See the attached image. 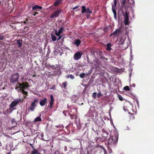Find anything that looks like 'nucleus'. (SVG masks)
<instances>
[{"mask_svg":"<svg viewBox=\"0 0 154 154\" xmlns=\"http://www.w3.org/2000/svg\"><path fill=\"white\" fill-rule=\"evenodd\" d=\"M17 84L19 85V86L16 87L15 88V89L18 92H21L22 89H26L29 87V83L27 82H23L22 83L17 82Z\"/></svg>","mask_w":154,"mask_h":154,"instance_id":"1","label":"nucleus"},{"mask_svg":"<svg viewBox=\"0 0 154 154\" xmlns=\"http://www.w3.org/2000/svg\"><path fill=\"white\" fill-rule=\"evenodd\" d=\"M19 74L17 72L13 74L11 77L10 78V82L12 84H14L16 82L18 81L19 78Z\"/></svg>","mask_w":154,"mask_h":154,"instance_id":"2","label":"nucleus"},{"mask_svg":"<svg viewBox=\"0 0 154 154\" xmlns=\"http://www.w3.org/2000/svg\"><path fill=\"white\" fill-rule=\"evenodd\" d=\"M38 100L37 99H35L34 101L31 103L30 107L28 108L29 111H33L38 104Z\"/></svg>","mask_w":154,"mask_h":154,"instance_id":"3","label":"nucleus"},{"mask_svg":"<svg viewBox=\"0 0 154 154\" xmlns=\"http://www.w3.org/2000/svg\"><path fill=\"white\" fill-rule=\"evenodd\" d=\"M21 101V99H17L13 101L10 104V109H11L15 107Z\"/></svg>","mask_w":154,"mask_h":154,"instance_id":"4","label":"nucleus"},{"mask_svg":"<svg viewBox=\"0 0 154 154\" xmlns=\"http://www.w3.org/2000/svg\"><path fill=\"white\" fill-rule=\"evenodd\" d=\"M82 8L81 13L82 14L86 13L87 14L89 13L91 14L92 13V11L89 8H86L85 6H82Z\"/></svg>","mask_w":154,"mask_h":154,"instance_id":"5","label":"nucleus"},{"mask_svg":"<svg viewBox=\"0 0 154 154\" xmlns=\"http://www.w3.org/2000/svg\"><path fill=\"white\" fill-rule=\"evenodd\" d=\"M82 55V52L78 51L74 54L73 59L75 60H78L81 58Z\"/></svg>","mask_w":154,"mask_h":154,"instance_id":"6","label":"nucleus"},{"mask_svg":"<svg viewBox=\"0 0 154 154\" xmlns=\"http://www.w3.org/2000/svg\"><path fill=\"white\" fill-rule=\"evenodd\" d=\"M101 134L102 137L103 138H104V140H106V137H107L108 135V132L106 131V130L104 128H103L101 130Z\"/></svg>","mask_w":154,"mask_h":154,"instance_id":"7","label":"nucleus"},{"mask_svg":"<svg viewBox=\"0 0 154 154\" xmlns=\"http://www.w3.org/2000/svg\"><path fill=\"white\" fill-rule=\"evenodd\" d=\"M61 10L60 9H57L50 16L51 18L57 17L61 13Z\"/></svg>","mask_w":154,"mask_h":154,"instance_id":"8","label":"nucleus"},{"mask_svg":"<svg viewBox=\"0 0 154 154\" xmlns=\"http://www.w3.org/2000/svg\"><path fill=\"white\" fill-rule=\"evenodd\" d=\"M122 33V28H119L116 29L115 31L112 33L111 36L114 35V36H118Z\"/></svg>","mask_w":154,"mask_h":154,"instance_id":"9","label":"nucleus"},{"mask_svg":"<svg viewBox=\"0 0 154 154\" xmlns=\"http://www.w3.org/2000/svg\"><path fill=\"white\" fill-rule=\"evenodd\" d=\"M47 100H48L46 97L41 100L39 102L40 105L42 106H44L47 103Z\"/></svg>","mask_w":154,"mask_h":154,"instance_id":"10","label":"nucleus"},{"mask_svg":"<svg viewBox=\"0 0 154 154\" xmlns=\"http://www.w3.org/2000/svg\"><path fill=\"white\" fill-rule=\"evenodd\" d=\"M129 17L127 12L125 13L124 20V23L125 25H128L129 24Z\"/></svg>","mask_w":154,"mask_h":154,"instance_id":"11","label":"nucleus"},{"mask_svg":"<svg viewBox=\"0 0 154 154\" xmlns=\"http://www.w3.org/2000/svg\"><path fill=\"white\" fill-rule=\"evenodd\" d=\"M42 6L36 5L32 7V10L34 11H37L42 10Z\"/></svg>","mask_w":154,"mask_h":154,"instance_id":"12","label":"nucleus"},{"mask_svg":"<svg viewBox=\"0 0 154 154\" xmlns=\"http://www.w3.org/2000/svg\"><path fill=\"white\" fill-rule=\"evenodd\" d=\"M114 5L112 6V11L114 14H116V8L117 5V1L116 0H114Z\"/></svg>","mask_w":154,"mask_h":154,"instance_id":"13","label":"nucleus"},{"mask_svg":"<svg viewBox=\"0 0 154 154\" xmlns=\"http://www.w3.org/2000/svg\"><path fill=\"white\" fill-rule=\"evenodd\" d=\"M50 98H51V100L49 102V108H51L53 104L54 103V97L53 95H50Z\"/></svg>","mask_w":154,"mask_h":154,"instance_id":"14","label":"nucleus"},{"mask_svg":"<svg viewBox=\"0 0 154 154\" xmlns=\"http://www.w3.org/2000/svg\"><path fill=\"white\" fill-rule=\"evenodd\" d=\"M17 122L15 119H13L12 120L11 123L13 126L11 127V129H14V128L17 126Z\"/></svg>","mask_w":154,"mask_h":154,"instance_id":"15","label":"nucleus"},{"mask_svg":"<svg viewBox=\"0 0 154 154\" xmlns=\"http://www.w3.org/2000/svg\"><path fill=\"white\" fill-rule=\"evenodd\" d=\"M93 64L96 67H99L100 62L97 60L96 59L95 60H94L93 62Z\"/></svg>","mask_w":154,"mask_h":154,"instance_id":"16","label":"nucleus"},{"mask_svg":"<svg viewBox=\"0 0 154 154\" xmlns=\"http://www.w3.org/2000/svg\"><path fill=\"white\" fill-rule=\"evenodd\" d=\"M111 46L112 45L110 43L107 44L106 47V50L108 51H110L112 50Z\"/></svg>","mask_w":154,"mask_h":154,"instance_id":"17","label":"nucleus"},{"mask_svg":"<svg viewBox=\"0 0 154 154\" xmlns=\"http://www.w3.org/2000/svg\"><path fill=\"white\" fill-rule=\"evenodd\" d=\"M81 43V41L79 39H76L75 40V41L74 43V44L77 47H79V46L80 45Z\"/></svg>","mask_w":154,"mask_h":154,"instance_id":"18","label":"nucleus"},{"mask_svg":"<svg viewBox=\"0 0 154 154\" xmlns=\"http://www.w3.org/2000/svg\"><path fill=\"white\" fill-rule=\"evenodd\" d=\"M22 40H20L19 39L17 40V44L18 45V47L19 48L21 47L22 46Z\"/></svg>","mask_w":154,"mask_h":154,"instance_id":"19","label":"nucleus"},{"mask_svg":"<svg viewBox=\"0 0 154 154\" xmlns=\"http://www.w3.org/2000/svg\"><path fill=\"white\" fill-rule=\"evenodd\" d=\"M91 73V72H90V73H88V74L86 73L85 74L84 73H82L79 74V77L82 79H83L85 77V75H86L87 76H88V74H90Z\"/></svg>","mask_w":154,"mask_h":154,"instance_id":"20","label":"nucleus"},{"mask_svg":"<svg viewBox=\"0 0 154 154\" xmlns=\"http://www.w3.org/2000/svg\"><path fill=\"white\" fill-rule=\"evenodd\" d=\"M25 89H22V91H21V92L25 96H24V98L25 99L26 98V96L28 95V93L27 91H24Z\"/></svg>","mask_w":154,"mask_h":154,"instance_id":"21","label":"nucleus"},{"mask_svg":"<svg viewBox=\"0 0 154 154\" xmlns=\"http://www.w3.org/2000/svg\"><path fill=\"white\" fill-rule=\"evenodd\" d=\"M61 0H57L56 1H55L54 3V5L55 6H57L59 5L61 3Z\"/></svg>","mask_w":154,"mask_h":154,"instance_id":"22","label":"nucleus"},{"mask_svg":"<svg viewBox=\"0 0 154 154\" xmlns=\"http://www.w3.org/2000/svg\"><path fill=\"white\" fill-rule=\"evenodd\" d=\"M30 154H40L38 151L33 148V150L32 151Z\"/></svg>","mask_w":154,"mask_h":154,"instance_id":"23","label":"nucleus"},{"mask_svg":"<svg viewBox=\"0 0 154 154\" xmlns=\"http://www.w3.org/2000/svg\"><path fill=\"white\" fill-rule=\"evenodd\" d=\"M97 148H92L91 149V154H95V153L97 152L96 151V149Z\"/></svg>","mask_w":154,"mask_h":154,"instance_id":"24","label":"nucleus"},{"mask_svg":"<svg viewBox=\"0 0 154 154\" xmlns=\"http://www.w3.org/2000/svg\"><path fill=\"white\" fill-rule=\"evenodd\" d=\"M51 38L52 40L53 41H56L57 39V37L56 36L53 34H51Z\"/></svg>","mask_w":154,"mask_h":154,"instance_id":"25","label":"nucleus"},{"mask_svg":"<svg viewBox=\"0 0 154 154\" xmlns=\"http://www.w3.org/2000/svg\"><path fill=\"white\" fill-rule=\"evenodd\" d=\"M42 120L40 116L37 117L35 118L34 120V122H39L41 121Z\"/></svg>","mask_w":154,"mask_h":154,"instance_id":"26","label":"nucleus"},{"mask_svg":"<svg viewBox=\"0 0 154 154\" xmlns=\"http://www.w3.org/2000/svg\"><path fill=\"white\" fill-rule=\"evenodd\" d=\"M62 85H63V88L64 89H66V86L68 85V82L67 81H65V82H64L62 83Z\"/></svg>","mask_w":154,"mask_h":154,"instance_id":"27","label":"nucleus"},{"mask_svg":"<svg viewBox=\"0 0 154 154\" xmlns=\"http://www.w3.org/2000/svg\"><path fill=\"white\" fill-rule=\"evenodd\" d=\"M66 78H70L72 79H73L75 77L74 75H68L66 76Z\"/></svg>","mask_w":154,"mask_h":154,"instance_id":"28","label":"nucleus"},{"mask_svg":"<svg viewBox=\"0 0 154 154\" xmlns=\"http://www.w3.org/2000/svg\"><path fill=\"white\" fill-rule=\"evenodd\" d=\"M64 31V29L63 27H61L59 30L58 32L60 34H61L63 31Z\"/></svg>","mask_w":154,"mask_h":154,"instance_id":"29","label":"nucleus"},{"mask_svg":"<svg viewBox=\"0 0 154 154\" xmlns=\"http://www.w3.org/2000/svg\"><path fill=\"white\" fill-rule=\"evenodd\" d=\"M113 140V138H112V139L108 138V142H107L108 144V145H110V144H111V143H112V142Z\"/></svg>","mask_w":154,"mask_h":154,"instance_id":"30","label":"nucleus"},{"mask_svg":"<svg viewBox=\"0 0 154 154\" xmlns=\"http://www.w3.org/2000/svg\"><path fill=\"white\" fill-rule=\"evenodd\" d=\"M124 90L127 91H129L130 90V88L128 86H126L124 88Z\"/></svg>","mask_w":154,"mask_h":154,"instance_id":"31","label":"nucleus"},{"mask_svg":"<svg viewBox=\"0 0 154 154\" xmlns=\"http://www.w3.org/2000/svg\"><path fill=\"white\" fill-rule=\"evenodd\" d=\"M99 55H100V57L102 58V59H103V52L101 51H100L99 52Z\"/></svg>","mask_w":154,"mask_h":154,"instance_id":"32","label":"nucleus"},{"mask_svg":"<svg viewBox=\"0 0 154 154\" xmlns=\"http://www.w3.org/2000/svg\"><path fill=\"white\" fill-rule=\"evenodd\" d=\"M97 93L96 92H94L93 93L92 97L94 99H96L97 97Z\"/></svg>","mask_w":154,"mask_h":154,"instance_id":"33","label":"nucleus"},{"mask_svg":"<svg viewBox=\"0 0 154 154\" xmlns=\"http://www.w3.org/2000/svg\"><path fill=\"white\" fill-rule=\"evenodd\" d=\"M126 0H122L121 4L122 6H125V3Z\"/></svg>","mask_w":154,"mask_h":154,"instance_id":"34","label":"nucleus"},{"mask_svg":"<svg viewBox=\"0 0 154 154\" xmlns=\"http://www.w3.org/2000/svg\"><path fill=\"white\" fill-rule=\"evenodd\" d=\"M118 97H119V100H120L121 101H122L124 99L122 97V96L121 95H119Z\"/></svg>","mask_w":154,"mask_h":154,"instance_id":"35","label":"nucleus"},{"mask_svg":"<svg viewBox=\"0 0 154 154\" xmlns=\"http://www.w3.org/2000/svg\"><path fill=\"white\" fill-rule=\"evenodd\" d=\"M55 127L59 128H63V125H56L55 126Z\"/></svg>","mask_w":154,"mask_h":154,"instance_id":"36","label":"nucleus"},{"mask_svg":"<svg viewBox=\"0 0 154 154\" xmlns=\"http://www.w3.org/2000/svg\"><path fill=\"white\" fill-rule=\"evenodd\" d=\"M55 35L56 36H60V34L59 33V32H57V30H55Z\"/></svg>","mask_w":154,"mask_h":154,"instance_id":"37","label":"nucleus"},{"mask_svg":"<svg viewBox=\"0 0 154 154\" xmlns=\"http://www.w3.org/2000/svg\"><path fill=\"white\" fill-rule=\"evenodd\" d=\"M108 152L110 154H111L112 152V150L110 148H108Z\"/></svg>","mask_w":154,"mask_h":154,"instance_id":"38","label":"nucleus"},{"mask_svg":"<svg viewBox=\"0 0 154 154\" xmlns=\"http://www.w3.org/2000/svg\"><path fill=\"white\" fill-rule=\"evenodd\" d=\"M103 95L100 92L99 93L97 94V97L98 98L100 97Z\"/></svg>","mask_w":154,"mask_h":154,"instance_id":"39","label":"nucleus"},{"mask_svg":"<svg viewBox=\"0 0 154 154\" xmlns=\"http://www.w3.org/2000/svg\"><path fill=\"white\" fill-rule=\"evenodd\" d=\"M4 39V37L3 35H0V40H3Z\"/></svg>","mask_w":154,"mask_h":154,"instance_id":"40","label":"nucleus"},{"mask_svg":"<svg viewBox=\"0 0 154 154\" xmlns=\"http://www.w3.org/2000/svg\"><path fill=\"white\" fill-rule=\"evenodd\" d=\"M50 89H55V85H53L52 87H51L50 88Z\"/></svg>","mask_w":154,"mask_h":154,"instance_id":"41","label":"nucleus"},{"mask_svg":"<svg viewBox=\"0 0 154 154\" xmlns=\"http://www.w3.org/2000/svg\"><path fill=\"white\" fill-rule=\"evenodd\" d=\"M50 67L54 69H55L56 68V66L53 65H52L51 66H50Z\"/></svg>","mask_w":154,"mask_h":154,"instance_id":"42","label":"nucleus"},{"mask_svg":"<svg viewBox=\"0 0 154 154\" xmlns=\"http://www.w3.org/2000/svg\"><path fill=\"white\" fill-rule=\"evenodd\" d=\"M103 149L104 152V154H107L106 150V149L105 148H103Z\"/></svg>","mask_w":154,"mask_h":154,"instance_id":"43","label":"nucleus"},{"mask_svg":"<svg viewBox=\"0 0 154 154\" xmlns=\"http://www.w3.org/2000/svg\"><path fill=\"white\" fill-rule=\"evenodd\" d=\"M44 136V135L42 134L41 135V137L42 138V139L43 140L45 141V140L43 138V137Z\"/></svg>","mask_w":154,"mask_h":154,"instance_id":"44","label":"nucleus"},{"mask_svg":"<svg viewBox=\"0 0 154 154\" xmlns=\"http://www.w3.org/2000/svg\"><path fill=\"white\" fill-rule=\"evenodd\" d=\"M100 138H99L98 137H95V140H96V142H98L97 140H98V139H99Z\"/></svg>","mask_w":154,"mask_h":154,"instance_id":"45","label":"nucleus"},{"mask_svg":"<svg viewBox=\"0 0 154 154\" xmlns=\"http://www.w3.org/2000/svg\"><path fill=\"white\" fill-rule=\"evenodd\" d=\"M79 7V6H76L74 8H73V10H75V9H76V8H78V7Z\"/></svg>","mask_w":154,"mask_h":154,"instance_id":"46","label":"nucleus"},{"mask_svg":"<svg viewBox=\"0 0 154 154\" xmlns=\"http://www.w3.org/2000/svg\"><path fill=\"white\" fill-rule=\"evenodd\" d=\"M114 17L116 20L117 19L116 14H114Z\"/></svg>","mask_w":154,"mask_h":154,"instance_id":"47","label":"nucleus"},{"mask_svg":"<svg viewBox=\"0 0 154 154\" xmlns=\"http://www.w3.org/2000/svg\"><path fill=\"white\" fill-rule=\"evenodd\" d=\"M38 14V12H35L34 13V14H33V15H34V16H35V15H36V14Z\"/></svg>","mask_w":154,"mask_h":154,"instance_id":"48","label":"nucleus"},{"mask_svg":"<svg viewBox=\"0 0 154 154\" xmlns=\"http://www.w3.org/2000/svg\"><path fill=\"white\" fill-rule=\"evenodd\" d=\"M118 137H116V140L115 142L116 141L117 142L118 141Z\"/></svg>","mask_w":154,"mask_h":154,"instance_id":"49","label":"nucleus"},{"mask_svg":"<svg viewBox=\"0 0 154 154\" xmlns=\"http://www.w3.org/2000/svg\"><path fill=\"white\" fill-rule=\"evenodd\" d=\"M59 36V37L58 39L57 40V41L59 39H60L61 38V37H62V36L61 35Z\"/></svg>","mask_w":154,"mask_h":154,"instance_id":"50","label":"nucleus"},{"mask_svg":"<svg viewBox=\"0 0 154 154\" xmlns=\"http://www.w3.org/2000/svg\"><path fill=\"white\" fill-rule=\"evenodd\" d=\"M70 117H71L72 119H73V115L72 114L70 115Z\"/></svg>","mask_w":154,"mask_h":154,"instance_id":"51","label":"nucleus"},{"mask_svg":"<svg viewBox=\"0 0 154 154\" xmlns=\"http://www.w3.org/2000/svg\"><path fill=\"white\" fill-rule=\"evenodd\" d=\"M132 86L133 87H135L136 86V85L135 84H133L132 85Z\"/></svg>","mask_w":154,"mask_h":154,"instance_id":"52","label":"nucleus"},{"mask_svg":"<svg viewBox=\"0 0 154 154\" xmlns=\"http://www.w3.org/2000/svg\"><path fill=\"white\" fill-rule=\"evenodd\" d=\"M90 17V15H88H88H86V17H87V18H89V17Z\"/></svg>","mask_w":154,"mask_h":154,"instance_id":"53","label":"nucleus"},{"mask_svg":"<svg viewBox=\"0 0 154 154\" xmlns=\"http://www.w3.org/2000/svg\"><path fill=\"white\" fill-rule=\"evenodd\" d=\"M26 28H28H28H29V27L26 26H25L24 27V29H25Z\"/></svg>","mask_w":154,"mask_h":154,"instance_id":"54","label":"nucleus"},{"mask_svg":"<svg viewBox=\"0 0 154 154\" xmlns=\"http://www.w3.org/2000/svg\"><path fill=\"white\" fill-rule=\"evenodd\" d=\"M23 53H22V54H23L25 53V52H24V50H23Z\"/></svg>","mask_w":154,"mask_h":154,"instance_id":"55","label":"nucleus"},{"mask_svg":"<svg viewBox=\"0 0 154 154\" xmlns=\"http://www.w3.org/2000/svg\"><path fill=\"white\" fill-rule=\"evenodd\" d=\"M30 145L32 147H33V148H34L33 147V146H32V144H30Z\"/></svg>","mask_w":154,"mask_h":154,"instance_id":"56","label":"nucleus"},{"mask_svg":"<svg viewBox=\"0 0 154 154\" xmlns=\"http://www.w3.org/2000/svg\"><path fill=\"white\" fill-rule=\"evenodd\" d=\"M17 51L18 52V53H19L20 52V51L19 50H17Z\"/></svg>","mask_w":154,"mask_h":154,"instance_id":"57","label":"nucleus"},{"mask_svg":"<svg viewBox=\"0 0 154 154\" xmlns=\"http://www.w3.org/2000/svg\"><path fill=\"white\" fill-rule=\"evenodd\" d=\"M1 145H2V143H1V142H0V146H1Z\"/></svg>","mask_w":154,"mask_h":154,"instance_id":"58","label":"nucleus"},{"mask_svg":"<svg viewBox=\"0 0 154 154\" xmlns=\"http://www.w3.org/2000/svg\"><path fill=\"white\" fill-rule=\"evenodd\" d=\"M36 76V75H33V77H35Z\"/></svg>","mask_w":154,"mask_h":154,"instance_id":"59","label":"nucleus"},{"mask_svg":"<svg viewBox=\"0 0 154 154\" xmlns=\"http://www.w3.org/2000/svg\"><path fill=\"white\" fill-rule=\"evenodd\" d=\"M101 122H102V123H103V121H102V120H101Z\"/></svg>","mask_w":154,"mask_h":154,"instance_id":"60","label":"nucleus"},{"mask_svg":"<svg viewBox=\"0 0 154 154\" xmlns=\"http://www.w3.org/2000/svg\"><path fill=\"white\" fill-rule=\"evenodd\" d=\"M7 154H10V152L8 153Z\"/></svg>","mask_w":154,"mask_h":154,"instance_id":"61","label":"nucleus"},{"mask_svg":"<svg viewBox=\"0 0 154 154\" xmlns=\"http://www.w3.org/2000/svg\"><path fill=\"white\" fill-rule=\"evenodd\" d=\"M131 73L130 74V76H131Z\"/></svg>","mask_w":154,"mask_h":154,"instance_id":"62","label":"nucleus"},{"mask_svg":"<svg viewBox=\"0 0 154 154\" xmlns=\"http://www.w3.org/2000/svg\"><path fill=\"white\" fill-rule=\"evenodd\" d=\"M79 10H80V9H79V10H77L76 11H77Z\"/></svg>","mask_w":154,"mask_h":154,"instance_id":"63","label":"nucleus"}]
</instances>
